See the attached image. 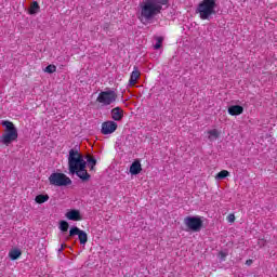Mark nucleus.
Instances as JSON below:
<instances>
[{
    "label": "nucleus",
    "mask_w": 277,
    "mask_h": 277,
    "mask_svg": "<svg viewBox=\"0 0 277 277\" xmlns=\"http://www.w3.org/2000/svg\"><path fill=\"white\" fill-rule=\"evenodd\" d=\"M88 162L83 159V155L79 154L77 149H70L68 156V170L69 174H76L78 179H80L83 183H88L92 175L88 173V169H85Z\"/></svg>",
    "instance_id": "nucleus-1"
},
{
    "label": "nucleus",
    "mask_w": 277,
    "mask_h": 277,
    "mask_svg": "<svg viewBox=\"0 0 277 277\" xmlns=\"http://www.w3.org/2000/svg\"><path fill=\"white\" fill-rule=\"evenodd\" d=\"M163 5H168V0H143L138 5V19L141 23L153 21L155 16L161 14Z\"/></svg>",
    "instance_id": "nucleus-2"
},
{
    "label": "nucleus",
    "mask_w": 277,
    "mask_h": 277,
    "mask_svg": "<svg viewBox=\"0 0 277 277\" xmlns=\"http://www.w3.org/2000/svg\"><path fill=\"white\" fill-rule=\"evenodd\" d=\"M2 127H4V133L1 136V142L4 146L12 144V142H16L18 140V130L14 126V122L4 120L2 121Z\"/></svg>",
    "instance_id": "nucleus-3"
},
{
    "label": "nucleus",
    "mask_w": 277,
    "mask_h": 277,
    "mask_svg": "<svg viewBox=\"0 0 277 277\" xmlns=\"http://www.w3.org/2000/svg\"><path fill=\"white\" fill-rule=\"evenodd\" d=\"M215 0H202L197 6V14L201 21H209L215 14Z\"/></svg>",
    "instance_id": "nucleus-4"
},
{
    "label": "nucleus",
    "mask_w": 277,
    "mask_h": 277,
    "mask_svg": "<svg viewBox=\"0 0 277 277\" xmlns=\"http://www.w3.org/2000/svg\"><path fill=\"white\" fill-rule=\"evenodd\" d=\"M118 101V93L114 90L101 91L96 97V103L103 107H108V105H114Z\"/></svg>",
    "instance_id": "nucleus-5"
},
{
    "label": "nucleus",
    "mask_w": 277,
    "mask_h": 277,
    "mask_svg": "<svg viewBox=\"0 0 277 277\" xmlns=\"http://www.w3.org/2000/svg\"><path fill=\"white\" fill-rule=\"evenodd\" d=\"M50 185L54 187H67V185H72V180L64 173H52L49 176Z\"/></svg>",
    "instance_id": "nucleus-6"
},
{
    "label": "nucleus",
    "mask_w": 277,
    "mask_h": 277,
    "mask_svg": "<svg viewBox=\"0 0 277 277\" xmlns=\"http://www.w3.org/2000/svg\"><path fill=\"white\" fill-rule=\"evenodd\" d=\"M184 224L189 230H193L194 233H200L202 228V219L198 216H186L184 219Z\"/></svg>",
    "instance_id": "nucleus-7"
},
{
    "label": "nucleus",
    "mask_w": 277,
    "mask_h": 277,
    "mask_svg": "<svg viewBox=\"0 0 277 277\" xmlns=\"http://www.w3.org/2000/svg\"><path fill=\"white\" fill-rule=\"evenodd\" d=\"M75 235L78 236V239L80 241V246H85V243H88V233H85V230L80 229L77 226L71 227L69 229V237H75Z\"/></svg>",
    "instance_id": "nucleus-8"
},
{
    "label": "nucleus",
    "mask_w": 277,
    "mask_h": 277,
    "mask_svg": "<svg viewBox=\"0 0 277 277\" xmlns=\"http://www.w3.org/2000/svg\"><path fill=\"white\" fill-rule=\"evenodd\" d=\"M118 130V123L116 121H104L102 123L101 133L102 135H111V133H116Z\"/></svg>",
    "instance_id": "nucleus-9"
},
{
    "label": "nucleus",
    "mask_w": 277,
    "mask_h": 277,
    "mask_svg": "<svg viewBox=\"0 0 277 277\" xmlns=\"http://www.w3.org/2000/svg\"><path fill=\"white\" fill-rule=\"evenodd\" d=\"M65 217L71 222H81V220H83L81 212L75 209L67 211Z\"/></svg>",
    "instance_id": "nucleus-10"
},
{
    "label": "nucleus",
    "mask_w": 277,
    "mask_h": 277,
    "mask_svg": "<svg viewBox=\"0 0 277 277\" xmlns=\"http://www.w3.org/2000/svg\"><path fill=\"white\" fill-rule=\"evenodd\" d=\"M140 77H142V72L140 71V68H137V66H134L129 79V84L131 88H133V85L137 83Z\"/></svg>",
    "instance_id": "nucleus-11"
},
{
    "label": "nucleus",
    "mask_w": 277,
    "mask_h": 277,
    "mask_svg": "<svg viewBox=\"0 0 277 277\" xmlns=\"http://www.w3.org/2000/svg\"><path fill=\"white\" fill-rule=\"evenodd\" d=\"M110 115L113 120H115L116 122H120V120L124 118V110H122V108L120 107H115L110 110Z\"/></svg>",
    "instance_id": "nucleus-12"
},
{
    "label": "nucleus",
    "mask_w": 277,
    "mask_h": 277,
    "mask_svg": "<svg viewBox=\"0 0 277 277\" xmlns=\"http://www.w3.org/2000/svg\"><path fill=\"white\" fill-rule=\"evenodd\" d=\"M142 172V162L138 159L134 160L130 166V173L133 175H137Z\"/></svg>",
    "instance_id": "nucleus-13"
},
{
    "label": "nucleus",
    "mask_w": 277,
    "mask_h": 277,
    "mask_svg": "<svg viewBox=\"0 0 277 277\" xmlns=\"http://www.w3.org/2000/svg\"><path fill=\"white\" fill-rule=\"evenodd\" d=\"M229 116H241L243 114V108L240 105L229 106L227 109Z\"/></svg>",
    "instance_id": "nucleus-14"
},
{
    "label": "nucleus",
    "mask_w": 277,
    "mask_h": 277,
    "mask_svg": "<svg viewBox=\"0 0 277 277\" xmlns=\"http://www.w3.org/2000/svg\"><path fill=\"white\" fill-rule=\"evenodd\" d=\"M40 12V4L38 1H34L30 3V6L28 8V14L30 16H34Z\"/></svg>",
    "instance_id": "nucleus-15"
},
{
    "label": "nucleus",
    "mask_w": 277,
    "mask_h": 277,
    "mask_svg": "<svg viewBox=\"0 0 277 277\" xmlns=\"http://www.w3.org/2000/svg\"><path fill=\"white\" fill-rule=\"evenodd\" d=\"M207 133H208V140L210 142H215V140L220 137V132L217 131V129L209 130Z\"/></svg>",
    "instance_id": "nucleus-16"
},
{
    "label": "nucleus",
    "mask_w": 277,
    "mask_h": 277,
    "mask_svg": "<svg viewBox=\"0 0 277 277\" xmlns=\"http://www.w3.org/2000/svg\"><path fill=\"white\" fill-rule=\"evenodd\" d=\"M35 202H37V205H44V202H49V195H37Z\"/></svg>",
    "instance_id": "nucleus-17"
},
{
    "label": "nucleus",
    "mask_w": 277,
    "mask_h": 277,
    "mask_svg": "<svg viewBox=\"0 0 277 277\" xmlns=\"http://www.w3.org/2000/svg\"><path fill=\"white\" fill-rule=\"evenodd\" d=\"M21 254H23V253L18 249H14L9 252V256H10L11 261H16L17 259H19Z\"/></svg>",
    "instance_id": "nucleus-18"
},
{
    "label": "nucleus",
    "mask_w": 277,
    "mask_h": 277,
    "mask_svg": "<svg viewBox=\"0 0 277 277\" xmlns=\"http://www.w3.org/2000/svg\"><path fill=\"white\" fill-rule=\"evenodd\" d=\"M87 162H88V167L90 168V170L94 171V168H96L95 158H93L92 155H88L87 156Z\"/></svg>",
    "instance_id": "nucleus-19"
},
{
    "label": "nucleus",
    "mask_w": 277,
    "mask_h": 277,
    "mask_svg": "<svg viewBox=\"0 0 277 277\" xmlns=\"http://www.w3.org/2000/svg\"><path fill=\"white\" fill-rule=\"evenodd\" d=\"M57 71V67L55 65H48L44 69V72H48L49 75H53V72Z\"/></svg>",
    "instance_id": "nucleus-20"
},
{
    "label": "nucleus",
    "mask_w": 277,
    "mask_h": 277,
    "mask_svg": "<svg viewBox=\"0 0 277 277\" xmlns=\"http://www.w3.org/2000/svg\"><path fill=\"white\" fill-rule=\"evenodd\" d=\"M68 228H69L68 222H66V221H61L60 222V229L63 233H68Z\"/></svg>",
    "instance_id": "nucleus-21"
},
{
    "label": "nucleus",
    "mask_w": 277,
    "mask_h": 277,
    "mask_svg": "<svg viewBox=\"0 0 277 277\" xmlns=\"http://www.w3.org/2000/svg\"><path fill=\"white\" fill-rule=\"evenodd\" d=\"M156 40H157V42L154 45V49H156V51H157V50L161 49V47L163 44V37H157Z\"/></svg>",
    "instance_id": "nucleus-22"
},
{
    "label": "nucleus",
    "mask_w": 277,
    "mask_h": 277,
    "mask_svg": "<svg viewBox=\"0 0 277 277\" xmlns=\"http://www.w3.org/2000/svg\"><path fill=\"white\" fill-rule=\"evenodd\" d=\"M230 173L226 170H222L221 172L217 173L216 179L223 180L226 179Z\"/></svg>",
    "instance_id": "nucleus-23"
},
{
    "label": "nucleus",
    "mask_w": 277,
    "mask_h": 277,
    "mask_svg": "<svg viewBox=\"0 0 277 277\" xmlns=\"http://www.w3.org/2000/svg\"><path fill=\"white\" fill-rule=\"evenodd\" d=\"M227 222H229V224L235 223V214L230 213L227 215Z\"/></svg>",
    "instance_id": "nucleus-24"
},
{
    "label": "nucleus",
    "mask_w": 277,
    "mask_h": 277,
    "mask_svg": "<svg viewBox=\"0 0 277 277\" xmlns=\"http://www.w3.org/2000/svg\"><path fill=\"white\" fill-rule=\"evenodd\" d=\"M219 254H220L222 261H226L227 254L224 251H221Z\"/></svg>",
    "instance_id": "nucleus-25"
},
{
    "label": "nucleus",
    "mask_w": 277,
    "mask_h": 277,
    "mask_svg": "<svg viewBox=\"0 0 277 277\" xmlns=\"http://www.w3.org/2000/svg\"><path fill=\"white\" fill-rule=\"evenodd\" d=\"M109 29V23L104 24V31H107Z\"/></svg>",
    "instance_id": "nucleus-26"
},
{
    "label": "nucleus",
    "mask_w": 277,
    "mask_h": 277,
    "mask_svg": "<svg viewBox=\"0 0 277 277\" xmlns=\"http://www.w3.org/2000/svg\"><path fill=\"white\" fill-rule=\"evenodd\" d=\"M246 265H252V260H247Z\"/></svg>",
    "instance_id": "nucleus-27"
},
{
    "label": "nucleus",
    "mask_w": 277,
    "mask_h": 277,
    "mask_svg": "<svg viewBox=\"0 0 277 277\" xmlns=\"http://www.w3.org/2000/svg\"><path fill=\"white\" fill-rule=\"evenodd\" d=\"M62 250H64V245H62L61 249H60V252H62Z\"/></svg>",
    "instance_id": "nucleus-28"
}]
</instances>
